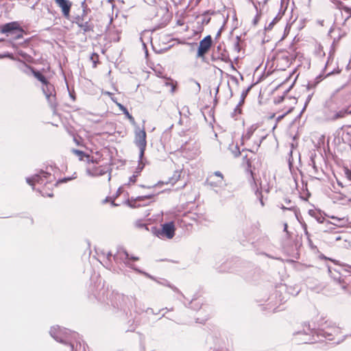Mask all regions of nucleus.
I'll return each instance as SVG.
<instances>
[{"instance_id": "nucleus-22", "label": "nucleus", "mask_w": 351, "mask_h": 351, "mask_svg": "<svg viewBox=\"0 0 351 351\" xmlns=\"http://www.w3.org/2000/svg\"><path fill=\"white\" fill-rule=\"evenodd\" d=\"M126 258L128 259H130V260H132L134 261H138L139 260V258L138 257H136V256H130L128 254H126Z\"/></svg>"}, {"instance_id": "nucleus-12", "label": "nucleus", "mask_w": 351, "mask_h": 351, "mask_svg": "<svg viewBox=\"0 0 351 351\" xmlns=\"http://www.w3.org/2000/svg\"><path fill=\"white\" fill-rule=\"evenodd\" d=\"M64 18L69 19L73 3L69 0H54Z\"/></svg>"}, {"instance_id": "nucleus-29", "label": "nucleus", "mask_w": 351, "mask_h": 351, "mask_svg": "<svg viewBox=\"0 0 351 351\" xmlns=\"http://www.w3.org/2000/svg\"><path fill=\"white\" fill-rule=\"evenodd\" d=\"M74 141H75V143H76L77 145H80V146H81V145H82V144L81 143V142H80L79 140H77V139L75 138V139H74Z\"/></svg>"}, {"instance_id": "nucleus-7", "label": "nucleus", "mask_w": 351, "mask_h": 351, "mask_svg": "<svg viewBox=\"0 0 351 351\" xmlns=\"http://www.w3.org/2000/svg\"><path fill=\"white\" fill-rule=\"evenodd\" d=\"M176 230L174 222L170 221L162 224L161 228L156 234L159 238L171 239L175 236Z\"/></svg>"}, {"instance_id": "nucleus-35", "label": "nucleus", "mask_w": 351, "mask_h": 351, "mask_svg": "<svg viewBox=\"0 0 351 351\" xmlns=\"http://www.w3.org/2000/svg\"><path fill=\"white\" fill-rule=\"evenodd\" d=\"M286 60H287V63L289 64V59L287 58V57H286Z\"/></svg>"}, {"instance_id": "nucleus-26", "label": "nucleus", "mask_w": 351, "mask_h": 351, "mask_svg": "<svg viewBox=\"0 0 351 351\" xmlns=\"http://www.w3.org/2000/svg\"><path fill=\"white\" fill-rule=\"evenodd\" d=\"M169 182H159L158 184H156L157 186H162L164 184H167Z\"/></svg>"}, {"instance_id": "nucleus-36", "label": "nucleus", "mask_w": 351, "mask_h": 351, "mask_svg": "<svg viewBox=\"0 0 351 351\" xmlns=\"http://www.w3.org/2000/svg\"><path fill=\"white\" fill-rule=\"evenodd\" d=\"M104 202H108V199L106 198Z\"/></svg>"}, {"instance_id": "nucleus-25", "label": "nucleus", "mask_w": 351, "mask_h": 351, "mask_svg": "<svg viewBox=\"0 0 351 351\" xmlns=\"http://www.w3.org/2000/svg\"><path fill=\"white\" fill-rule=\"evenodd\" d=\"M102 94L104 95H108V96H112V93L108 92V91H103L102 92Z\"/></svg>"}, {"instance_id": "nucleus-20", "label": "nucleus", "mask_w": 351, "mask_h": 351, "mask_svg": "<svg viewBox=\"0 0 351 351\" xmlns=\"http://www.w3.org/2000/svg\"><path fill=\"white\" fill-rule=\"evenodd\" d=\"M154 197V195H147L143 196H138L136 197V200L138 201H142L144 199H152Z\"/></svg>"}, {"instance_id": "nucleus-28", "label": "nucleus", "mask_w": 351, "mask_h": 351, "mask_svg": "<svg viewBox=\"0 0 351 351\" xmlns=\"http://www.w3.org/2000/svg\"><path fill=\"white\" fill-rule=\"evenodd\" d=\"M346 175H347V176H348V178H350V176H351V172H350V171L349 169H346Z\"/></svg>"}, {"instance_id": "nucleus-34", "label": "nucleus", "mask_w": 351, "mask_h": 351, "mask_svg": "<svg viewBox=\"0 0 351 351\" xmlns=\"http://www.w3.org/2000/svg\"><path fill=\"white\" fill-rule=\"evenodd\" d=\"M287 224H285V230H287Z\"/></svg>"}, {"instance_id": "nucleus-17", "label": "nucleus", "mask_w": 351, "mask_h": 351, "mask_svg": "<svg viewBox=\"0 0 351 351\" xmlns=\"http://www.w3.org/2000/svg\"><path fill=\"white\" fill-rule=\"evenodd\" d=\"M90 60L92 61L93 64V67L96 68L97 64L99 62V55L96 53H93L90 56Z\"/></svg>"}, {"instance_id": "nucleus-3", "label": "nucleus", "mask_w": 351, "mask_h": 351, "mask_svg": "<svg viewBox=\"0 0 351 351\" xmlns=\"http://www.w3.org/2000/svg\"><path fill=\"white\" fill-rule=\"evenodd\" d=\"M296 104L297 100L295 97H281L280 99L275 101V112L269 118L272 119L277 115L276 121L279 122L293 110Z\"/></svg>"}, {"instance_id": "nucleus-33", "label": "nucleus", "mask_w": 351, "mask_h": 351, "mask_svg": "<svg viewBox=\"0 0 351 351\" xmlns=\"http://www.w3.org/2000/svg\"><path fill=\"white\" fill-rule=\"evenodd\" d=\"M220 35H221V32L219 31V32L217 33V36H220Z\"/></svg>"}, {"instance_id": "nucleus-8", "label": "nucleus", "mask_w": 351, "mask_h": 351, "mask_svg": "<svg viewBox=\"0 0 351 351\" xmlns=\"http://www.w3.org/2000/svg\"><path fill=\"white\" fill-rule=\"evenodd\" d=\"M147 134L145 129L136 130L135 131L134 142L136 146L140 149L141 156L144 154L147 146Z\"/></svg>"}, {"instance_id": "nucleus-9", "label": "nucleus", "mask_w": 351, "mask_h": 351, "mask_svg": "<svg viewBox=\"0 0 351 351\" xmlns=\"http://www.w3.org/2000/svg\"><path fill=\"white\" fill-rule=\"evenodd\" d=\"M213 44L211 36L208 35L200 40L197 52V57L204 58L205 55L208 53Z\"/></svg>"}, {"instance_id": "nucleus-5", "label": "nucleus", "mask_w": 351, "mask_h": 351, "mask_svg": "<svg viewBox=\"0 0 351 351\" xmlns=\"http://www.w3.org/2000/svg\"><path fill=\"white\" fill-rule=\"evenodd\" d=\"M0 32L7 36H12L15 40L22 38L25 33L24 29L18 21H13L1 25Z\"/></svg>"}, {"instance_id": "nucleus-24", "label": "nucleus", "mask_w": 351, "mask_h": 351, "mask_svg": "<svg viewBox=\"0 0 351 351\" xmlns=\"http://www.w3.org/2000/svg\"><path fill=\"white\" fill-rule=\"evenodd\" d=\"M260 185H261V186H264V187H266V186L269 187V182H268V183H267V184H265V183H263V182L261 180V183H260Z\"/></svg>"}, {"instance_id": "nucleus-13", "label": "nucleus", "mask_w": 351, "mask_h": 351, "mask_svg": "<svg viewBox=\"0 0 351 351\" xmlns=\"http://www.w3.org/2000/svg\"><path fill=\"white\" fill-rule=\"evenodd\" d=\"M223 181V176L219 171H216L214 173L210 175L206 182L211 186H218L222 184Z\"/></svg>"}, {"instance_id": "nucleus-31", "label": "nucleus", "mask_w": 351, "mask_h": 351, "mask_svg": "<svg viewBox=\"0 0 351 351\" xmlns=\"http://www.w3.org/2000/svg\"><path fill=\"white\" fill-rule=\"evenodd\" d=\"M267 174H268V176H270V175H269V173H267L266 172H265V173H263V178H266Z\"/></svg>"}, {"instance_id": "nucleus-32", "label": "nucleus", "mask_w": 351, "mask_h": 351, "mask_svg": "<svg viewBox=\"0 0 351 351\" xmlns=\"http://www.w3.org/2000/svg\"><path fill=\"white\" fill-rule=\"evenodd\" d=\"M337 183L339 186H343L341 182H339V180H337Z\"/></svg>"}, {"instance_id": "nucleus-4", "label": "nucleus", "mask_w": 351, "mask_h": 351, "mask_svg": "<svg viewBox=\"0 0 351 351\" xmlns=\"http://www.w3.org/2000/svg\"><path fill=\"white\" fill-rule=\"evenodd\" d=\"M27 67L30 69L34 76L45 86V88H43V90L51 108L55 110L57 107V102L56 92L53 85L49 82L47 78L40 71L35 70L30 66H27Z\"/></svg>"}, {"instance_id": "nucleus-15", "label": "nucleus", "mask_w": 351, "mask_h": 351, "mask_svg": "<svg viewBox=\"0 0 351 351\" xmlns=\"http://www.w3.org/2000/svg\"><path fill=\"white\" fill-rule=\"evenodd\" d=\"M215 14V12L214 11H212V10H207L206 12H204L202 14V25H208L210 21V17L208 16V15H213Z\"/></svg>"}, {"instance_id": "nucleus-1", "label": "nucleus", "mask_w": 351, "mask_h": 351, "mask_svg": "<svg viewBox=\"0 0 351 351\" xmlns=\"http://www.w3.org/2000/svg\"><path fill=\"white\" fill-rule=\"evenodd\" d=\"M71 152L78 158L79 160H86L87 162L88 167L86 168V172L88 175L99 176L106 173V169L102 165L97 167L94 165H99L102 160V155L99 152H95V156L77 149H72Z\"/></svg>"}, {"instance_id": "nucleus-10", "label": "nucleus", "mask_w": 351, "mask_h": 351, "mask_svg": "<svg viewBox=\"0 0 351 351\" xmlns=\"http://www.w3.org/2000/svg\"><path fill=\"white\" fill-rule=\"evenodd\" d=\"M211 60L213 61H221L226 63L231 61L228 51L223 49L220 45L213 51Z\"/></svg>"}, {"instance_id": "nucleus-21", "label": "nucleus", "mask_w": 351, "mask_h": 351, "mask_svg": "<svg viewBox=\"0 0 351 351\" xmlns=\"http://www.w3.org/2000/svg\"><path fill=\"white\" fill-rule=\"evenodd\" d=\"M341 10H344L346 12H347L351 16V8L344 5Z\"/></svg>"}, {"instance_id": "nucleus-27", "label": "nucleus", "mask_w": 351, "mask_h": 351, "mask_svg": "<svg viewBox=\"0 0 351 351\" xmlns=\"http://www.w3.org/2000/svg\"><path fill=\"white\" fill-rule=\"evenodd\" d=\"M251 160L250 159H246V165H247L248 167H251Z\"/></svg>"}, {"instance_id": "nucleus-11", "label": "nucleus", "mask_w": 351, "mask_h": 351, "mask_svg": "<svg viewBox=\"0 0 351 351\" xmlns=\"http://www.w3.org/2000/svg\"><path fill=\"white\" fill-rule=\"evenodd\" d=\"M350 113V112H349L348 109H342L339 111H335L328 108L325 112V117L327 121H335L346 117V115Z\"/></svg>"}, {"instance_id": "nucleus-19", "label": "nucleus", "mask_w": 351, "mask_h": 351, "mask_svg": "<svg viewBox=\"0 0 351 351\" xmlns=\"http://www.w3.org/2000/svg\"><path fill=\"white\" fill-rule=\"evenodd\" d=\"M331 1L336 5V7L339 10H341L344 6V4L339 0H331Z\"/></svg>"}, {"instance_id": "nucleus-30", "label": "nucleus", "mask_w": 351, "mask_h": 351, "mask_svg": "<svg viewBox=\"0 0 351 351\" xmlns=\"http://www.w3.org/2000/svg\"><path fill=\"white\" fill-rule=\"evenodd\" d=\"M177 24H178V25H184V22H183V21H182V20H178V21H177Z\"/></svg>"}, {"instance_id": "nucleus-23", "label": "nucleus", "mask_w": 351, "mask_h": 351, "mask_svg": "<svg viewBox=\"0 0 351 351\" xmlns=\"http://www.w3.org/2000/svg\"><path fill=\"white\" fill-rule=\"evenodd\" d=\"M136 176H132L130 178V183L134 184V183H135V182H136Z\"/></svg>"}, {"instance_id": "nucleus-16", "label": "nucleus", "mask_w": 351, "mask_h": 351, "mask_svg": "<svg viewBox=\"0 0 351 351\" xmlns=\"http://www.w3.org/2000/svg\"><path fill=\"white\" fill-rule=\"evenodd\" d=\"M331 219L335 220V222L333 223L339 227L346 226L348 223V219L346 217L338 218V217L332 216Z\"/></svg>"}, {"instance_id": "nucleus-18", "label": "nucleus", "mask_w": 351, "mask_h": 351, "mask_svg": "<svg viewBox=\"0 0 351 351\" xmlns=\"http://www.w3.org/2000/svg\"><path fill=\"white\" fill-rule=\"evenodd\" d=\"M331 1L336 5V7L339 10H341L344 6V4L339 0H331Z\"/></svg>"}, {"instance_id": "nucleus-14", "label": "nucleus", "mask_w": 351, "mask_h": 351, "mask_svg": "<svg viewBox=\"0 0 351 351\" xmlns=\"http://www.w3.org/2000/svg\"><path fill=\"white\" fill-rule=\"evenodd\" d=\"M117 106L119 107V108L123 112V114L126 116V117L128 119V120L130 121V122L132 124V125H135L136 124V121H135V119L130 114V112H128V110H127V108L125 107H124L122 104H119V103H117Z\"/></svg>"}, {"instance_id": "nucleus-2", "label": "nucleus", "mask_w": 351, "mask_h": 351, "mask_svg": "<svg viewBox=\"0 0 351 351\" xmlns=\"http://www.w3.org/2000/svg\"><path fill=\"white\" fill-rule=\"evenodd\" d=\"M52 175L49 173L40 171L39 174H36L31 178H27V182L32 186H34L36 184H44V186L39 189L40 193L44 197H51L53 196V188L56 186L58 183L65 182L70 180L71 178H64L58 181L56 183H53L51 180Z\"/></svg>"}, {"instance_id": "nucleus-6", "label": "nucleus", "mask_w": 351, "mask_h": 351, "mask_svg": "<svg viewBox=\"0 0 351 351\" xmlns=\"http://www.w3.org/2000/svg\"><path fill=\"white\" fill-rule=\"evenodd\" d=\"M90 10L86 5L83 8L82 13L81 15H77L75 18V23L82 29L84 32L93 31V25L90 23V19L86 20L88 14Z\"/></svg>"}]
</instances>
